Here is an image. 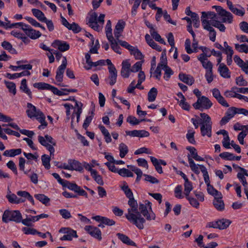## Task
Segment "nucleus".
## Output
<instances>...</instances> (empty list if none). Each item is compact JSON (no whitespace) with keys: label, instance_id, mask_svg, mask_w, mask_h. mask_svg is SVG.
<instances>
[{"label":"nucleus","instance_id":"79ce46f5","mask_svg":"<svg viewBox=\"0 0 248 248\" xmlns=\"http://www.w3.org/2000/svg\"><path fill=\"white\" fill-rule=\"evenodd\" d=\"M119 150L120 151V156L121 158H124L128 152L127 146L124 143H121L119 144Z\"/></svg>","mask_w":248,"mask_h":248},{"label":"nucleus","instance_id":"423d86ee","mask_svg":"<svg viewBox=\"0 0 248 248\" xmlns=\"http://www.w3.org/2000/svg\"><path fill=\"white\" fill-rule=\"evenodd\" d=\"M213 105L212 103L208 98L205 96L199 97L196 102L193 104L196 109L203 111L204 109H209Z\"/></svg>","mask_w":248,"mask_h":248},{"label":"nucleus","instance_id":"864d4df0","mask_svg":"<svg viewBox=\"0 0 248 248\" xmlns=\"http://www.w3.org/2000/svg\"><path fill=\"white\" fill-rule=\"evenodd\" d=\"M4 83L6 87L8 89L9 92L12 93L14 95H15L16 93L15 83L6 80H4Z\"/></svg>","mask_w":248,"mask_h":248},{"label":"nucleus","instance_id":"ddd939ff","mask_svg":"<svg viewBox=\"0 0 248 248\" xmlns=\"http://www.w3.org/2000/svg\"><path fill=\"white\" fill-rule=\"evenodd\" d=\"M202 23L203 29L209 31L210 40L215 42L216 37V32L215 29L210 25L209 20L202 19Z\"/></svg>","mask_w":248,"mask_h":248},{"label":"nucleus","instance_id":"a18cd8bd","mask_svg":"<svg viewBox=\"0 0 248 248\" xmlns=\"http://www.w3.org/2000/svg\"><path fill=\"white\" fill-rule=\"evenodd\" d=\"M1 46L3 47L4 49L8 50L9 52H10L12 54L16 53V50L13 47L12 45L9 42L4 41L1 43Z\"/></svg>","mask_w":248,"mask_h":248},{"label":"nucleus","instance_id":"473e14b6","mask_svg":"<svg viewBox=\"0 0 248 248\" xmlns=\"http://www.w3.org/2000/svg\"><path fill=\"white\" fill-rule=\"evenodd\" d=\"M34 87L40 90H48L52 92L53 86L44 82H38L33 84Z\"/></svg>","mask_w":248,"mask_h":248},{"label":"nucleus","instance_id":"6ab92c4d","mask_svg":"<svg viewBox=\"0 0 248 248\" xmlns=\"http://www.w3.org/2000/svg\"><path fill=\"white\" fill-rule=\"evenodd\" d=\"M125 133L127 135H129L131 137H137L141 138L147 137L150 135L148 131L144 130H134L132 131H126Z\"/></svg>","mask_w":248,"mask_h":248},{"label":"nucleus","instance_id":"9b49d317","mask_svg":"<svg viewBox=\"0 0 248 248\" xmlns=\"http://www.w3.org/2000/svg\"><path fill=\"white\" fill-rule=\"evenodd\" d=\"M97 14L95 12L92 13L88 18V24L94 31L99 32L102 31L101 26L97 22Z\"/></svg>","mask_w":248,"mask_h":248},{"label":"nucleus","instance_id":"680f3d73","mask_svg":"<svg viewBox=\"0 0 248 248\" xmlns=\"http://www.w3.org/2000/svg\"><path fill=\"white\" fill-rule=\"evenodd\" d=\"M219 156L223 159L226 160H234V155L229 152H223L219 154Z\"/></svg>","mask_w":248,"mask_h":248},{"label":"nucleus","instance_id":"412c9836","mask_svg":"<svg viewBox=\"0 0 248 248\" xmlns=\"http://www.w3.org/2000/svg\"><path fill=\"white\" fill-rule=\"evenodd\" d=\"M217 71L222 78H231V72L224 63H222L218 66Z\"/></svg>","mask_w":248,"mask_h":248},{"label":"nucleus","instance_id":"ea45409f","mask_svg":"<svg viewBox=\"0 0 248 248\" xmlns=\"http://www.w3.org/2000/svg\"><path fill=\"white\" fill-rule=\"evenodd\" d=\"M105 31L106 36L108 40H110V39H112V38H113V37L112 36V34L111 23L110 20H108L107 22L105 27Z\"/></svg>","mask_w":248,"mask_h":248},{"label":"nucleus","instance_id":"13d9d810","mask_svg":"<svg viewBox=\"0 0 248 248\" xmlns=\"http://www.w3.org/2000/svg\"><path fill=\"white\" fill-rule=\"evenodd\" d=\"M121 188L128 199L133 197V194L132 191L129 188L128 185L125 182H124V185L121 187Z\"/></svg>","mask_w":248,"mask_h":248},{"label":"nucleus","instance_id":"7c9ffc66","mask_svg":"<svg viewBox=\"0 0 248 248\" xmlns=\"http://www.w3.org/2000/svg\"><path fill=\"white\" fill-rule=\"evenodd\" d=\"M22 152V150L20 148L13 149L5 151L3 154L5 156L14 157L16 155H20Z\"/></svg>","mask_w":248,"mask_h":248},{"label":"nucleus","instance_id":"6e6d98bb","mask_svg":"<svg viewBox=\"0 0 248 248\" xmlns=\"http://www.w3.org/2000/svg\"><path fill=\"white\" fill-rule=\"evenodd\" d=\"M184 187H185V189H184L185 194L186 196H188L190 191L193 189L192 183L191 182H190L189 181L188 179L186 180V181H185Z\"/></svg>","mask_w":248,"mask_h":248},{"label":"nucleus","instance_id":"2f4dec72","mask_svg":"<svg viewBox=\"0 0 248 248\" xmlns=\"http://www.w3.org/2000/svg\"><path fill=\"white\" fill-rule=\"evenodd\" d=\"M188 160L189 164V167L191 170L196 174H199L200 172V165H196L192 158L189 156L188 155Z\"/></svg>","mask_w":248,"mask_h":248},{"label":"nucleus","instance_id":"09e8293b","mask_svg":"<svg viewBox=\"0 0 248 248\" xmlns=\"http://www.w3.org/2000/svg\"><path fill=\"white\" fill-rule=\"evenodd\" d=\"M162 69L165 71L164 78L168 81L170 78V76L173 74V71L168 65L162 67Z\"/></svg>","mask_w":248,"mask_h":248},{"label":"nucleus","instance_id":"a19ab883","mask_svg":"<svg viewBox=\"0 0 248 248\" xmlns=\"http://www.w3.org/2000/svg\"><path fill=\"white\" fill-rule=\"evenodd\" d=\"M130 54L134 55L136 60H140L144 58L143 55L137 47H133V48L130 51Z\"/></svg>","mask_w":248,"mask_h":248},{"label":"nucleus","instance_id":"774afa93","mask_svg":"<svg viewBox=\"0 0 248 248\" xmlns=\"http://www.w3.org/2000/svg\"><path fill=\"white\" fill-rule=\"evenodd\" d=\"M59 213L62 218L64 219H69L72 217L70 212L67 209H60L59 210Z\"/></svg>","mask_w":248,"mask_h":248},{"label":"nucleus","instance_id":"b1692460","mask_svg":"<svg viewBox=\"0 0 248 248\" xmlns=\"http://www.w3.org/2000/svg\"><path fill=\"white\" fill-rule=\"evenodd\" d=\"M213 203L215 207L218 211H222L224 209V203L222 200V195L215 197Z\"/></svg>","mask_w":248,"mask_h":248},{"label":"nucleus","instance_id":"de8ad7c7","mask_svg":"<svg viewBox=\"0 0 248 248\" xmlns=\"http://www.w3.org/2000/svg\"><path fill=\"white\" fill-rule=\"evenodd\" d=\"M157 94V90L155 88L153 87L151 89L148 93V100L149 102H153L155 100Z\"/></svg>","mask_w":248,"mask_h":248},{"label":"nucleus","instance_id":"58836bf2","mask_svg":"<svg viewBox=\"0 0 248 248\" xmlns=\"http://www.w3.org/2000/svg\"><path fill=\"white\" fill-rule=\"evenodd\" d=\"M36 218V216H31L30 217H27L26 218L24 219H22V218L21 222L25 226L28 227L32 226L33 225V222L38 221Z\"/></svg>","mask_w":248,"mask_h":248},{"label":"nucleus","instance_id":"0e129e2a","mask_svg":"<svg viewBox=\"0 0 248 248\" xmlns=\"http://www.w3.org/2000/svg\"><path fill=\"white\" fill-rule=\"evenodd\" d=\"M150 34L155 41L159 42L161 44L164 45L166 44L165 41L161 38V36L155 31V30L152 31Z\"/></svg>","mask_w":248,"mask_h":248},{"label":"nucleus","instance_id":"8fccbe9b","mask_svg":"<svg viewBox=\"0 0 248 248\" xmlns=\"http://www.w3.org/2000/svg\"><path fill=\"white\" fill-rule=\"evenodd\" d=\"M24 18L26 20H27L32 26L35 27H39L43 31H46L45 27L41 25L39 22H38L35 19H33V18L29 16H26L24 17Z\"/></svg>","mask_w":248,"mask_h":248},{"label":"nucleus","instance_id":"5fc2aeb1","mask_svg":"<svg viewBox=\"0 0 248 248\" xmlns=\"http://www.w3.org/2000/svg\"><path fill=\"white\" fill-rule=\"evenodd\" d=\"M235 49L240 53H248V46L245 44L239 45L238 44H235Z\"/></svg>","mask_w":248,"mask_h":248},{"label":"nucleus","instance_id":"f3484780","mask_svg":"<svg viewBox=\"0 0 248 248\" xmlns=\"http://www.w3.org/2000/svg\"><path fill=\"white\" fill-rule=\"evenodd\" d=\"M212 123H202L201 126V132L202 136H212Z\"/></svg>","mask_w":248,"mask_h":248},{"label":"nucleus","instance_id":"e433bc0d","mask_svg":"<svg viewBox=\"0 0 248 248\" xmlns=\"http://www.w3.org/2000/svg\"><path fill=\"white\" fill-rule=\"evenodd\" d=\"M20 88L24 93L27 94L31 98L32 97L31 92L27 87V80L26 79H23L22 80Z\"/></svg>","mask_w":248,"mask_h":248},{"label":"nucleus","instance_id":"4d7b16f0","mask_svg":"<svg viewBox=\"0 0 248 248\" xmlns=\"http://www.w3.org/2000/svg\"><path fill=\"white\" fill-rule=\"evenodd\" d=\"M118 173L123 177H132L134 176L133 173L130 170L125 168H123L119 170Z\"/></svg>","mask_w":248,"mask_h":248},{"label":"nucleus","instance_id":"f257e3e1","mask_svg":"<svg viewBox=\"0 0 248 248\" xmlns=\"http://www.w3.org/2000/svg\"><path fill=\"white\" fill-rule=\"evenodd\" d=\"M128 204L130 207L127 209V213L125 215V217L138 229H143L145 219L141 217L139 212L138 203L134 199V197L129 199Z\"/></svg>","mask_w":248,"mask_h":248},{"label":"nucleus","instance_id":"39448f33","mask_svg":"<svg viewBox=\"0 0 248 248\" xmlns=\"http://www.w3.org/2000/svg\"><path fill=\"white\" fill-rule=\"evenodd\" d=\"M22 218V215L18 210H5L3 214L2 220L5 223H8L11 221L20 223Z\"/></svg>","mask_w":248,"mask_h":248},{"label":"nucleus","instance_id":"c756f323","mask_svg":"<svg viewBox=\"0 0 248 248\" xmlns=\"http://www.w3.org/2000/svg\"><path fill=\"white\" fill-rule=\"evenodd\" d=\"M35 118L41 124L38 127L39 129H43L46 127L47 123L45 120V116L42 112L39 113L38 116H36Z\"/></svg>","mask_w":248,"mask_h":248},{"label":"nucleus","instance_id":"6e6552de","mask_svg":"<svg viewBox=\"0 0 248 248\" xmlns=\"http://www.w3.org/2000/svg\"><path fill=\"white\" fill-rule=\"evenodd\" d=\"M106 63L108 65V70L109 72L108 79H109V83L112 86L116 82L117 71L115 66L112 64L109 59L106 60Z\"/></svg>","mask_w":248,"mask_h":248},{"label":"nucleus","instance_id":"aec40b11","mask_svg":"<svg viewBox=\"0 0 248 248\" xmlns=\"http://www.w3.org/2000/svg\"><path fill=\"white\" fill-rule=\"evenodd\" d=\"M241 172H238L237 174V177L242 183L244 187L247 186L248 183L247 182L245 176H248V171L243 168L238 167Z\"/></svg>","mask_w":248,"mask_h":248},{"label":"nucleus","instance_id":"7ed1b4c3","mask_svg":"<svg viewBox=\"0 0 248 248\" xmlns=\"http://www.w3.org/2000/svg\"><path fill=\"white\" fill-rule=\"evenodd\" d=\"M38 140L40 143L46 147V148L49 151L50 155H54L55 149L53 146L56 145V141L53 139L52 137L48 135H46L45 137L39 136Z\"/></svg>","mask_w":248,"mask_h":248},{"label":"nucleus","instance_id":"1a4fd4ad","mask_svg":"<svg viewBox=\"0 0 248 248\" xmlns=\"http://www.w3.org/2000/svg\"><path fill=\"white\" fill-rule=\"evenodd\" d=\"M62 186L67 187L70 190L74 191L77 193L79 195L85 196L86 198H87L88 197L87 192L75 183H72L68 181L65 180Z\"/></svg>","mask_w":248,"mask_h":248},{"label":"nucleus","instance_id":"3c124183","mask_svg":"<svg viewBox=\"0 0 248 248\" xmlns=\"http://www.w3.org/2000/svg\"><path fill=\"white\" fill-rule=\"evenodd\" d=\"M93 172L91 175L94 180L97 183V184L103 186L104 185V182L102 176L98 174L96 170L93 171Z\"/></svg>","mask_w":248,"mask_h":248},{"label":"nucleus","instance_id":"cd10ccee","mask_svg":"<svg viewBox=\"0 0 248 248\" xmlns=\"http://www.w3.org/2000/svg\"><path fill=\"white\" fill-rule=\"evenodd\" d=\"M30 75L31 72L29 71L26 70L19 73H15L13 74L7 73L5 77L10 79H13L23 76H30Z\"/></svg>","mask_w":248,"mask_h":248},{"label":"nucleus","instance_id":"a211bd4d","mask_svg":"<svg viewBox=\"0 0 248 248\" xmlns=\"http://www.w3.org/2000/svg\"><path fill=\"white\" fill-rule=\"evenodd\" d=\"M125 26V22L122 20H119L115 26L114 34L116 40L121 36V33L123 32V30Z\"/></svg>","mask_w":248,"mask_h":248},{"label":"nucleus","instance_id":"393cba45","mask_svg":"<svg viewBox=\"0 0 248 248\" xmlns=\"http://www.w3.org/2000/svg\"><path fill=\"white\" fill-rule=\"evenodd\" d=\"M116 235L117 236L118 238L124 244L129 246H133L135 247L137 246L136 243L131 240L126 235L121 233H117Z\"/></svg>","mask_w":248,"mask_h":248},{"label":"nucleus","instance_id":"c9c22d12","mask_svg":"<svg viewBox=\"0 0 248 248\" xmlns=\"http://www.w3.org/2000/svg\"><path fill=\"white\" fill-rule=\"evenodd\" d=\"M34 197L41 202L43 204H45L46 206H47L48 205L49 202L50 201L49 198H48L46 196L42 194H37L34 195Z\"/></svg>","mask_w":248,"mask_h":248},{"label":"nucleus","instance_id":"f03ea898","mask_svg":"<svg viewBox=\"0 0 248 248\" xmlns=\"http://www.w3.org/2000/svg\"><path fill=\"white\" fill-rule=\"evenodd\" d=\"M152 203L148 200H146L144 203H140L139 206V209L140 210V214H141L145 217L147 220H155V215L154 213L152 212Z\"/></svg>","mask_w":248,"mask_h":248},{"label":"nucleus","instance_id":"4be33fe9","mask_svg":"<svg viewBox=\"0 0 248 248\" xmlns=\"http://www.w3.org/2000/svg\"><path fill=\"white\" fill-rule=\"evenodd\" d=\"M52 45L54 47H57L59 50L62 52L68 50L70 47L67 43L60 40H55Z\"/></svg>","mask_w":248,"mask_h":248},{"label":"nucleus","instance_id":"603ef678","mask_svg":"<svg viewBox=\"0 0 248 248\" xmlns=\"http://www.w3.org/2000/svg\"><path fill=\"white\" fill-rule=\"evenodd\" d=\"M110 42L111 47L112 49L117 53L121 54V52L119 50L120 49V47L118 45V40H115L114 38H112V39H110L108 40Z\"/></svg>","mask_w":248,"mask_h":248},{"label":"nucleus","instance_id":"0eeeda50","mask_svg":"<svg viewBox=\"0 0 248 248\" xmlns=\"http://www.w3.org/2000/svg\"><path fill=\"white\" fill-rule=\"evenodd\" d=\"M59 232L64 234L60 238L61 241H71L74 237L77 238L78 237L77 232L69 227L62 228Z\"/></svg>","mask_w":248,"mask_h":248},{"label":"nucleus","instance_id":"5701e85b","mask_svg":"<svg viewBox=\"0 0 248 248\" xmlns=\"http://www.w3.org/2000/svg\"><path fill=\"white\" fill-rule=\"evenodd\" d=\"M179 78L181 81L188 85H192L195 81L192 76L182 73L179 74Z\"/></svg>","mask_w":248,"mask_h":248},{"label":"nucleus","instance_id":"e2e57ef3","mask_svg":"<svg viewBox=\"0 0 248 248\" xmlns=\"http://www.w3.org/2000/svg\"><path fill=\"white\" fill-rule=\"evenodd\" d=\"M207 186V190L209 194L214 196L215 197L221 196V193L215 189L212 186L209 185Z\"/></svg>","mask_w":248,"mask_h":248},{"label":"nucleus","instance_id":"338daca9","mask_svg":"<svg viewBox=\"0 0 248 248\" xmlns=\"http://www.w3.org/2000/svg\"><path fill=\"white\" fill-rule=\"evenodd\" d=\"M162 66L161 64H158L156 69L154 72V77L158 80H160L161 76V69H162Z\"/></svg>","mask_w":248,"mask_h":248},{"label":"nucleus","instance_id":"4468645a","mask_svg":"<svg viewBox=\"0 0 248 248\" xmlns=\"http://www.w3.org/2000/svg\"><path fill=\"white\" fill-rule=\"evenodd\" d=\"M84 229L93 237L99 240L102 239L101 232L97 227L88 225L86 226Z\"/></svg>","mask_w":248,"mask_h":248},{"label":"nucleus","instance_id":"f704fd0d","mask_svg":"<svg viewBox=\"0 0 248 248\" xmlns=\"http://www.w3.org/2000/svg\"><path fill=\"white\" fill-rule=\"evenodd\" d=\"M210 25L217 28L220 31L225 32L226 27L223 24L219 21L217 20H213V21H209Z\"/></svg>","mask_w":248,"mask_h":248},{"label":"nucleus","instance_id":"9d476101","mask_svg":"<svg viewBox=\"0 0 248 248\" xmlns=\"http://www.w3.org/2000/svg\"><path fill=\"white\" fill-rule=\"evenodd\" d=\"M68 166L64 165L65 170H76L79 172H82L83 168L82 167V163L75 159H68Z\"/></svg>","mask_w":248,"mask_h":248},{"label":"nucleus","instance_id":"69168bd1","mask_svg":"<svg viewBox=\"0 0 248 248\" xmlns=\"http://www.w3.org/2000/svg\"><path fill=\"white\" fill-rule=\"evenodd\" d=\"M195 132L192 130H188L186 135V138L188 141L191 144H194L196 143L194 139Z\"/></svg>","mask_w":248,"mask_h":248},{"label":"nucleus","instance_id":"2eb2a0df","mask_svg":"<svg viewBox=\"0 0 248 248\" xmlns=\"http://www.w3.org/2000/svg\"><path fill=\"white\" fill-rule=\"evenodd\" d=\"M122 69L121 75L124 78H128L132 70H131V64L128 60H126L123 61L122 63Z\"/></svg>","mask_w":248,"mask_h":248},{"label":"nucleus","instance_id":"c85d7f7f","mask_svg":"<svg viewBox=\"0 0 248 248\" xmlns=\"http://www.w3.org/2000/svg\"><path fill=\"white\" fill-rule=\"evenodd\" d=\"M31 12L33 15L36 17L39 21L43 22L44 20H46V17L41 10L34 8L31 9Z\"/></svg>","mask_w":248,"mask_h":248},{"label":"nucleus","instance_id":"052dcab7","mask_svg":"<svg viewBox=\"0 0 248 248\" xmlns=\"http://www.w3.org/2000/svg\"><path fill=\"white\" fill-rule=\"evenodd\" d=\"M204 18H208L211 19L210 21L216 20V14L213 12H209L206 13L205 12H202V16H201V20L204 19Z\"/></svg>","mask_w":248,"mask_h":248},{"label":"nucleus","instance_id":"a878e982","mask_svg":"<svg viewBox=\"0 0 248 248\" xmlns=\"http://www.w3.org/2000/svg\"><path fill=\"white\" fill-rule=\"evenodd\" d=\"M145 39L147 43L153 49L156 50L158 51H161V47L158 45L153 39L151 38L150 35L146 34L145 36Z\"/></svg>","mask_w":248,"mask_h":248},{"label":"nucleus","instance_id":"c03bdc74","mask_svg":"<svg viewBox=\"0 0 248 248\" xmlns=\"http://www.w3.org/2000/svg\"><path fill=\"white\" fill-rule=\"evenodd\" d=\"M41 160L42 164L45 168L48 170L50 168V161L51 160V157L48 155L44 154L41 157Z\"/></svg>","mask_w":248,"mask_h":248},{"label":"nucleus","instance_id":"dca6fc26","mask_svg":"<svg viewBox=\"0 0 248 248\" xmlns=\"http://www.w3.org/2000/svg\"><path fill=\"white\" fill-rule=\"evenodd\" d=\"M27 107L26 113L28 116L30 118L38 116L39 113L41 112L39 109H37L34 105L30 103H27Z\"/></svg>","mask_w":248,"mask_h":248},{"label":"nucleus","instance_id":"bf43d9fd","mask_svg":"<svg viewBox=\"0 0 248 248\" xmlns=\"http://www.w3.org/2000/svg\"><path fill=\"white\" fill-rule=\"evenodd\" d=\"M127 122L129 123L130 124L132 125H137L139 124L140 122L142 121H145V119L139 120L137 119L135 117L133 116H129L127 118L126 120Z\"/></svg>","mask_w":248,"mask_h":248},{"label":"nucleus","instance_id":"bb28decb","mask_svg":"<svg viewBox=\"0 0 248 248\" xmlns=\"http://www.w3.org/2000/svg\"><path fill=\"white\" fill-rule=\"evenodd\" d=\"M220 16L222 17V22L228 24L232 23L233 17L230 12L225 10L224 11H223V13Z\"/></svg>","mask_w":248,"mask_h":248},{"label":"nucleus","instance_id":"49530a36","mask_svg":"<svg viewBox=\"0 0 248 248\" xmlns=\"http://www.w3.org/2000/svg\"><path fill=\"white\" fill-rule=\"evenodd\" d=\"M199 167L201 171L203 173L205 183L206 184L207 186L210 185L209 176L206 168L203 165H199Z\"/></svg>","mask_w":248,"mask_h":248},{"label":"nucleus","instance_id":"72a5a7b5","mask_svg":"<svg viewBox=\"0 0 248 248\" xmlns=\"http://www.w3.org/2000/svg\"><path fill=\"white\" fill-rule=\"evenodd\" d=\"M7 198L9 202L11 203L18 204L24 202L25 201V199L18 198L15 194L7 195Z\"/></svg>","mask_w":248,"mask_h":248},{"label":"nucleus","instance_id":"37998d69","mask_svg":"<svg viewBox=\"0 0 248 248\" xmlns=\"http://www.w3.org/2000/svg\"><path fill=\"white\" fill-rule=\"evenodd\" d=\"M218 229L224 230L229 227L231 223V221L229 219L222 218L218 220Z\"/></svg>","mask_w":248,"mask_h":248},{"label":"nucleus","instance_id":"f8f14e48","mask_svg":"<svg viewBox=\"0 0 248 248\" xmlns=\"http://www.w3.org/2000/svg\"><path fill=\"white\" fill-rule=\"evenodd\" d=\"M67 64L66 58L63 57L62 64L59 66L56 71V80L58 82H62L63 80V73Z\"/></svg>","mask_w":248,"mask_h":248},{"label":"nucleus","instance_id":"20e7f679","mask_svg":"<svg viewBox=\"0 0 248 248\" xmlns=\"http://www.w3.org/2000/svg\"><path fill=\"white\" fill-rule=\"evenodd\" d=\"M14 27H20L25 34L32 39H37L42 35L39 31L33 29L30 26L23 22L14 23Z\"/></svg>","mask_w":248,"mask_h":248},{"label":"nucleus","instance_id":"4c0bfd02","mask_svg":"<svg viewBox=\"0 0 248 248\" xmlns=\"http://www.w3.org/2000/svg\"><path fill=\"white\" fill-rule=\"evenodd\" d=\"M17 195L21 197L28 199L33 205L34 204V201L33 197L31 194L26 191H18L17 192Z\"/></svg>","mask_w":248,"mask_h":248}]
</instances>
